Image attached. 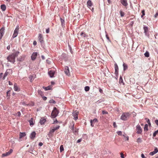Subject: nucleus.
Wrapping results in <instances>:
<instances>
[{
	"mask_svg": "<svg viewBox=\"0 0 158 158\" xmlns=\"http://www.w3.org/2000/svg\"><path fill=\"white\" fill-rule=\"evenodd\" d=\"M19 26H17L16 27L14 31L13 35L12 36V38H14L17 36L19 32Z\"/></svg>",
	"mask_w": 158,
	"mask_h": 158,
	"instance_id": "nucleus-3",
	"label": "nucleus"
},
{
	"mask_svg": "<svg viewBox=\"0 0 158 158\" xmlns=\"http://www.w3.org/2000/svg\"><path fill=\"white\" fill-rule=\"evenodd\" d=\"M90 88L89 86H86L85 87V91L87 92L89 90Z\"/></svg>",
	"mask_w": 158,
	"mask_h": 158,
	"instance_id": "nucleus-31",
	"label": "nucleus"
},
{
	"mask_svg": "<svg viewBox=\"0 0 158 158\" xmlns=\"http://www.w3.org/2000/svg\"><path fill=\"white\" fill-rule=\"evenodd\" d=\"M46 33H49V28H48L46 29Z\"/></svg>",
	"mask_w": 158,
	"mask_h": 158,
	"instance_id": "nucleus-49",
	"label": "nucleus"
},
{
	"mask_svg": "<svg viewBox=\"0 0 158 158\" xmlns=\"http://www.w3.org/2000/svg\"><path fill=\"white\" fill-rule=\"evenodd\" d=\"M49 102L50 103L53 104H55L56 103V102L53 99L50 100L49 101Z\"/></svg>",
	"mask_w": 158,
	"mask_h": 158,
	"instance_id": "nucleus-33",
	"label": "nucleus"
},
{
	"mask_svg": "<svg viewBox=\"0 0 158 158\" xmlns=\"http://www.w3.org/2000/svg\"><path fill=\"white\" fill-rule=\"evenodd\" d=\"M98 122L97 119H93V120L91 119L90 120L91 125L92 127H93L94 126V124Z\"/></svg>",
	"mask_w": 158,
	"mask_h": 158,
	"instance_id": "nucleus-13",
	"label": "nucleus"
},
{
	"mask_svg": "<svg viewBox=\"0 0 158 158\" xmlns=\"http://www.w3.org/2000/svg\"><path fill=\"white\" fill-rule=\"evenodd\" d=\"M144 55L146 57H148L149 56V53L148 52H146L145 53H144Z\"/></svg>",
	"mask_w": 158,
	"mask_h": 158,
	"instance_id": "nucleus-36",
	"label": "nucleus"
},
{
	"mask_svg": "<svg viewBox=\"0 0 158 158\" xmlns=\"http://www.w3.org/2000/svg\"><path fill=\"white\" fill-rule=\"evenodd\" d=\"M102 113L103 114H108V112L105 110H103L102 111Z\"/></svg>",
	"mask_w": 158,
	"mask_h": 158,
	"instance_id": "nucleus-47",
	"label": "nucleus"
},
{
	"mask_svg": "<svg viewBox=\"0 0 158 158\" xmlns=\"http://www.w3.org/2000/svg\"><path fill=\"white\" fill-rule=\"evenodd\" d=\"M142 140L140 138H138L137 140V142L138 143H141Z\"/></svg>",
	"mask_w": 158,
	"mask_h": 158,
	"instance_id": "nucleus-37",
	"label": "nucleus"
},
{
	"mask_svg": "<svg viewBox=\"0 0 158 158\" xmlns=\"http://www.w3.org/2000/svg\"><path fill=\"white\" fill-rule=\"evenodd\" d=\"M52 87L51 85H49L47 87H43V88L46 90H48L51 89Z\"/></svg>",
	"mask_w": 158,
	"mask_h": 158,
	"instance_id": "nucleus-21",
	"label": "nucleus"
},
{
	"mask_svg": "<svg viewBox=\"0 0 158 158\" xmlns=\"http://www.w3.org/2000/svg\"><path fill=\"white\" fill-rule=\"evenodd\" d=\"M148 125L147 124H146L145 125L144 127V130L147 131L148 130Z\"/></svg>",
	"mask_w": 158,
	"mask_h": 158,
	"instance_id": "nucleus-35",
	"label": "nucleus"
},
{
	"mask_svg": "<svg viewBox=\"0 0 158 158\" xmlns=\"http://www.w3.org/2000/svg\"><path fill=\"white\" fill-rule=\"evenodd\" d=\"M33 44H34V45H36L37 44V42H36V41H34L33 42Z\"/></svg>",
	"mask_w": 158,
	"mask_h": 158,
	"instance_id": "nucleus-56",
	"label": "nucleus"
},
{
	"mask_svg": "<svg viewBox=\"0 0 158 158\" xmlns=\"http://www.w3.org/2000/svg\"><path fill=\"white\" fill-rule=\"evenodd\" d=\"M60 127L59 126H57L56 127H54L53 128H51L50 129L49 133H53L56 130L58 129Z\"/></svg>",
	"mask_w": 158,
	"mask_h": 158,
	"instance_id": "nucleus-9",
	"label": "nucleus"
},
{
	"mask_svg": "<svg viewBox=\"0 0 158 158\" xmlns=\"http://www.w3.org/2000/svg\"><path fill=\"white\" fill-rule=\"evenodd\" d=\"M15 57H14V55L12 54L11 55H9L7 58V59L8 60L11 62L14 63L15 62Z\"/></svg>",
	"mask_w": 158,
	"mask_h": 158,
	"instance_id": "nucleus-2",
	"label": "nucleus"
},
{
	"mask_svg": "<svg viewBox=\"0 0 158 158\" xmlns=\"http://www.w3.org/2000/svg\"><path fill=\"white\" fill-rule=\"evenodd\" d=\"M121 157L122 158H124V155L122 153H121Z\"/></svg>",
	"mask_w": 158,
	"mask_h": 158,
	"instance_id": "nucleus-51",
	"label": "nucleus"
},
{
	"mask_svg": "<svg viewBox=\"0 0 158 158\" xmlns=\"http://www.w3.org/2000/svg\"><path fill=\"white\" fill-rule=\"evenodd\" d=\"M147 122H148V124H149V126L151 125V123H150L149 122V119H148V121H147Z\"/></svg>",
	"mask_w": 158,
	"mask_h": 158,
	"instance_id": "nucleus-59",
	"label": "nucleus"
},
{
	"mask_svg": "<svg viewBox=\"0 0 158 158\" xmlns=\"http://www.w3.org/2000/svg\"><path fill=\"white\" fill-rule=\"evenodd\" d=\"M43 100H46L47 99V97H45V96H44V97H43Z\"/></svg>",
	"mask_w": 158,
	"mask_h": 158,
	"instance_id": "nucleus-58",
	"label": "nucleus"
},
{
	"mask_svg": "<svg viewBox=\"0 0 158 158\" xmlns=\"http://www.w3.org/2000/svg\"><path fill=\"white\" fill-rule=\"evenodd\" d=\"M33 119H31L29 121L30 123V125L31 126H32L34 124Z\"/></svg>",
	"mask_w": 158,
	"mask_h": 158,
	"instance_id": "nucleus-26",
	"label": "nucleus"
},
{
	"mask_svg": "<svg viewBox=\"0 0 158 158\" xmlns=\"http://www.w3.org/2000/svg\"><path fill=\"white\" fill-rule=\"evenodd\" d=\"M99 92H100L101 93V94H102L103 93V90H102L101 89V88H100L99 89Z\"/></svg>",
	"mask_w": 158,
	"mask_h": 158,
	"instance_id": "nucleus-53",
	"label": "nucleus"
},
{
	"mask_svg": "<svg viewBox=\"0 0 158 158\" xmlns=\"http://www.w3.org/2000/svg\"><path fill=\"white\" fill-rule=\"evenodd\" d=\"M57 122H58V121L57 120V119H56V120L54 121L53 123H57Z\"/></svg>",
	"mask_w": 158,
	"mask_h": 158,
	"instance_id": "nucleus-64",
	"label": "nucleus"
},
{
	"mask_svg": "<svg viewBox=\"0 0 158 158\" xmlns=\"http://www.w3.org/2000/svg\"><path fill=\"white\" fill-rule=\"evenodd\" d=\"M130 114L129 113H124L122 114L121 118H130Z\"/></svg>",
	"mask_w": 158,
	"mask_h": 158,
	"instance_id": "nucleus-4",
	"label": "nucleus"
},
{
	"mask_svg": "<svg viewBox=\"0 0 158 158\" xmlns=\"http://www.w3.org/2000/svg\"><path fill=\"white\" fill-rule=\"evenodd\" d=\"M142 15L141 16V17L143 18L145 15V11L144 10H143L142 11Z\"/></svg>",
	"mask_w": 158,
	"mask_h": 158,
	"instance_id": "nucleus-38",
	"label": "nucleus"
},
{
	"mask_svg": "<svg viewBox=\"0 0 158 158\" xmlns=\"http://www.w3.org/2000/svg\"><path fill=\"white\" fill-rule=\"evenodd\" d=\"M137 133L140 134L142 132V130L141 127L139 125L136 126Z\"/></svg>",
	"mask_w": 158,
	"mask_h": 158,
	"instance_id": "nucleus-6",
	"label": "nucleus"
},
{
	"mask_svg": "<svg viewBox=\"0 0 158 158\" xmlns=\"http://www.w3.org/2000/svg\"><path fill=\"white\" fill-rule=\"evenodd\" d=\"M155 123H156V124L158 126V120L157 119L155 120Z\"/></svg>",
	"mask_w": 158,
	"mask_h": 158,
	"instance_id": "nucleus-57",
	"label": "nucleus"
},
{
	"mask_svg": "<svg viewBox=\"0 0 158 158\" xmlns=\"http://www.w3.org/2000/svg\"><path fill=\"white\" fill-rule=\"evenodd\" d=\"M13 152V150L10 149L8 152H6L5 153L2 154V157H5L8 156L10 155Z\"/></svg>",
	"mask_w": 158,
	"mask_h": 158,
	"instance_id": "nucleus-5",
	"label": "nucleus"
},
{
	"mask_svg": "<svg viewBox=\"0 0 158 158\" xmlns=\"http://www.w3.org/2000/svg\"><path fill=\"white\" fill-rule=\"evenodd\" d=\"M123 136L126 138V139L127 140H129V137L128 136H126L125 135H123Z\"/></svg>",
	"mask_w": 158,
	"mask_h": 158,
	"instance_id": "nucleus-45",
	"label": "nucleus"
},
{
	"mask_svg": "<svg viewBox=\"0 0 158 158\" xmlns=\"http://www.w3.org/2000/svg\"><path fill=\"white\" fill-rule=\"evenodd\" d=\"M41 58L43 60H44L45 59V57L44 56L42 55L41 56Z\"/></svg>",
	"mask_w": 158,
	"mask_h": 158,
	"instance_id": "nucleus-63",
	"label": "nucleus"
},
{
	"mask_svg": "<svg viewBox=\"0 0 158 158\" xmlns=\"http://www.w3.org/2000/svg\"><path fill=\"white\" fill-rule=\"evenodd\" d=\"M29 78L30 79L31 82H32V80H33V77L31 75L29 76Z\"/></svg>",
	"mask_w": 158,
	"mask_h": 158,
	"instance_id": "nucleus-42",
	"label": "nucleus"
},
{
	"mask_svg": "<svg viewBox=\"0 0 158 158\" xmlns=\"http://www.w3.org/2000/svg\"><path fill=\"white\" fill-rule=\"evenodd\" d=\"M19 53V52L17 51L15 53H13V54H12L14 55V57L15 58L16 57L18 56Z\"/></svg>",
	"mask_w": 158,
	"mask_h": 158,
	"instance_id": "nucleus-28",
	"label": "nucleus"
},
{
	"mask_svg": "<svg viewBox=\"0 0 158 158\" xmlns=\"http://www.w3.org/2000/svg\"><path fill=\"white\" fill-rule=\"evenodd\" d=\"M46 122V119H40L39 123L41 125H44Z\"/></svg>",
	"mask_w": 158,
	"mask_h": 158,
	"instance_id": "nucleus-18",
	"label": "nucleus"
},
{
	"mask_svg": "<svg viewBox=\"0 0 158 158\" xmlns=\"http://www.w3.org/2000/svg\"><path fill=\"white\" fill-rule=\"evenodd\" d=\"M74 124H73V125L72 126V128L73 129V131L74 133L75 134H76L77 133V132H78V130L77 129H75L74 131Z\"/></svg>",
	"mask_w": 158,
	"mask_h": 158,
	"instance_id": "nucleus-23",
	"label": "nucleus"
},
{
	"mask_svg": "<svg viewBox=\"0 0 158 158\" xmlns=\"http://www.w3.org/2000/svg\"><path fill=\"white\" fill-rule=\"evenodd\" d=\"M38 93L39 94H41L42 93V91L40 90H38Z\"/></svg>",
	"mask_w": 158,
	"mask_h": 158,
	"instance_id": "nucleus-62",
	"label": "nucleus"
},
{
	"mask_svg": "<svg viewBox=\"0 0 158 158\" xmlns=\"http://www.w3.org/2000/svg\"><path fill=\"white\" fill-rule=\"evenodd\" d=\"M143 29L144 30V33L145 34H146L147 32L148 31V28L147 27H144Z\"/></svg>",
	"mask_w": 158,
	"mask_h": 158,
	"instance_id": "nucleus-27",
	"label": "nucleus"
},
{
	"mask_svg": "<svg viewBox=\"0 0 158 158\" xmlns=\"http://www.w3.org/2000/svg\"><path fill=\"white\" fill-rule=\"evenodd\" d=\"M82 139H78L77 141V143H78L81 142Z\"/></svg>",
	"mask_w": 158,
	"mask_h": 158,
	"instance_id": "nucleus-50",
	"label": "nucleus"
},
{
	"mask_svg": "<svg viewBox=\"0 0 158 158\" xmlns=\"http://www.w3.org/2000/svg\"><path fill=\"white\" fill-rule=\"evenodd\" d=\"M153 151L154 152L156 153L158 151L157 148H155L154 151Z\"/></svg>",
	"mask_w": 158,
	"mask_h": 158,
	"instance_id": "nucleus-48",
	"label": "nucleus"
},
{
	"mask_svg": "<svg viewBox=\"0 0 158 158\" xmlns=\"http://www.w3.org/2000/svg\"><path fill=\"white\" fill-rule=\"evenodd\" d=\"M8 74V73L7 72V71H6L3 76V77L2 78V80H4L5 79V77L7 76Z\"/></svg>",
	"mask_w": 158,
	"mask_h": 158,
	"instance_id": "nucleus-29",
	"label": "nucleus"
},
{
	"mask_svg": "<svg viewBox=\"0 0 158 158\" xmlns=\"http://www.w3.org/2000/svg\"><path fill=\"white\" fill-rule=\"evenodd\" d=\"M113 126H114V127H117V126L116 125V123H115V122H114L113 123Z\"/></svg>",
	"mask_w": 158,
	"mask_h": 158,
	"instance_id": "nucleus-54",
	"label": "nucleus"
},
{
	"mask_svg": "<svg viewBox=\"0 0 158 158\" xmlns=\"http://www.w3.org/2000/svg\"><path fill=\"white\" fill-rule=\"evenodd\" d=\"M120 15L121 17H123L124 16V13L122 11H120Z\"/></svg>",
	"mask_w": 158,
	"mask_h": 158,
	"instance_id": "nucleus-40",
	"label": "nucleus"
},
{
	"mask_svg": "<svg viewBox=\"0 0 158 158\" xmlns=\"http://www.w3.org/2000/svg\"><path fill=\"white\" fill-rule=\"evenodd\" d=\"M123 70L125 71L127 69L128 67L127 64H126L123 63Z\"/></svg>",
	"mask_w": 158,
	"mask_h": 158,
	"instance_id": "nucleus-24",
	"label": "nucleus"
},
{
	"mask_svg": "<svg viewBox=\"0 0 158 158\" xmlns=\"http://www.w3.org/2000/svg\"><path fill=\"white\" fill-rule=\"evenodd\" d=\"M43 143L41 142L39 144V145L40 146H42L43 145Z\"/></svg>",
	"mask_w": 158,
	"mask_h": 158,
	"instance_id": "nucleus-60",
	"label": "nucleus"
},
{
	"mask_svg": "<svg viewBox=\"0 0 158 158\" xmlns=\"http://www.w3.org/2000/svg\"><path fill=\"white\" fill-rule=\"evenodd\" d=\"M20 115H21V113L19 111L17 113V115L19 116H20Z\"/></svg>",
	"mask_w": 158,
	"mask_h": 158,
	"instance_id": "nucleus-55",
	"label": "nucleus"
},
{
	"mask_svg": "<svg viewBox=\"0 0 158 158\" xmlns=\"http://www.w3.org/2000/svg\"><path fill=\"white\" fill-rule=\"evenodd\" d=\"M79 112H75L73 113V116L74 117V118H78V115Z\"/></svg>",
	"mask_w": 158,
	"mask_h": 158,
	"instance_id": "nucleus-15",
	"label": "nucleus"
},
{
	"mask_svg": "<svg viewBox=\"0 0 158 158\" xmlns=\"http://www.w3.org/2000/svg\"><path fill=\"white\" fill-rule=\"evenodd\" d=\"M59 111L56 107H54L51 114V115L52 118H56L58 115Z\"/></svg>",
	"mask_w": 158,
	"mask_h": 158,
	"instance_id": "nucleus-1",
	"label": "nucleus"
},
{
	"mask_svg": "<svg viewBox=\"0 0 158 158\" xmlns=\"http://www.w3.org/2000/svg\"><path fill=\"white\" fill-rule=\"evenodd\" d=\"M37 55V52H35L33 53L32 54V55L31 56V59L33 60H35V59H36Z\"/></svg>",
	"mask_w": 158,
	"mask_h": 158,
	"instance_id": "nucleus-11",
	"label": "nucleus"
},
{
	"mask_svg": "<svg viewBox=\"0 0 158 158\" xmlns=\"http://www.w3.org/2000/svg\"><path fill=\"white\" fill-rule=\"evenodd\" d=\"M119 82L120 83H123V79L121 77H120Z\"/></svg>",
	"mask_w": 158,
	"mask_h": 158,
	"instance_id": "nucleus-41",
	"label": "nucleus"
},
{
	"mask_svg": "<svg viewBox=\"0 0 158 158\" xmlns=\"http://www.w3.org/2000/svg\"><path fill=\"white\" fill-rule=\"evenodd\" d=\"M64 72L68 76H69L70 75L69 68L67 66L65 67Z\"/></svg>",
	"mask_w": 158,
	"mask_h": 158,
	"instance_id": "nucleus-8",
	"label": "nucleus"
},
{
	"mask_svg": "<svg viewBox=\"0 0 158 158\" xmlns=\"http://www.w3.org/2000/svg\"><path fill=\"white\" fill-rule=\"evenodd\" d=\"M80 35L84 38L85 37H87V35L85 34L83 32H81L80 33Z\"/></svg>",
	"mask_w": 158,
	"mask_h": 158,
	"instance_id": "nucleus-25",
	"label": "nucleus"
},
{
	"mask_svg": "<svg viewBox=\"0 0 158 158\" xmlns=\"http://www.w3.org/2000/svg\"><path fill=\"white\" fill-rule=\"evenodd\" d=\"M1 8L3 11H5L6 9V6L4 4L2 5L1 6Z\"/></svg>",
	"mask_w": 158,
	"mask_h": 158,
	"instance_id": "nucleus-22",
	"label": "nucleus"
},
{
	"mask_svg": "<svg viewBox=\"0 0 158 158\" xmlns=\"http://www.w3.org/2000/svg\"><path fill=\"white\" fill-rule=\"evenodd\" d=\"M156 154V153L154 151H153L152 152H150V155H151V156H153V155L154 154Z\"/></svg>",
	"mask_w": 158,
	"mask_h": 158,
	"instance_id": "nucleus-44",
	"label": "nucleus"
},
{
	"mask_svg": "<svg viewBox=\"0 0 158 158\" xmlns=\"http://www.w3.org/2000/svg\"><path fill=\"white\" fill-rule=\"evenodd\" d=\"M61 22V25L62 27L63 26V24L64 23V20L61 18H60Z\"/></svg>",
	"mask_w": 158,
	"mask_h": 158,
	"instance_id": "nucleus-39",
	"label": "nucleus"
},
{
	"mask_svg": "<svg viewBox=\"0 0 158 158\" xmlns=\"http://www.w3.org/2000/svg\"><path fill=\"white\" fill-rule=\"evenodd\" d=\"M4 30L5 28L4 27H2L0 30V39H1L2 37L3 36Z\"/></svg>",
	"mask_w": 158,
	"mask_h": 158,
	"instance_id": "nucleus-10",
	"label": "nucleus"
},
{
	"mask_svg": "<svg viewBox=\"0 0 158 158\" xmlns=\"http://www.w3.org/2000/svg\"><path fill=\"white\" fill-rule=\"evenodd\" d=\"M158 134V130L155 131L153 134V137L156 136V135Z\"/></svg>",
	"mask_w": 158,
	"mask_h": 158,
	"instance_id": "nucleus-34",
	"label": "nucleus"
},
{
	"mask_svg": "<svg viewBox=\"0 0 158 158\" xmlns=\"http://www.w3.org/2000/svg\"><path fill=\"white\" fill-rule=\"evenodd\" d=\"M141 156L142 158H146L144 155L143 154H142L141 155Z\"/></svg>",
	"mask_w": 158,
	"mask_h": 158,
	"instance_id": "nucleus-52",
	"label": "nucleus"
},
{
	"mask_svg": "<svg viewBox=\"0 0 158 158\" xmlns=\"http://www.w3.org/2000/svg\"><path fill=\"white\" fill-rule=\"evenodd\" d=\"M55 72L54 71L50 70L48 72V74L51 77H52L54 76L55 74Z\"/></svg>",
	"mask_w": 158,
	"mask_h": 158,
	"instance_id": "nucleus-12",
	"label": "nucleus"
},
{
	"mask_svg": "<svg viewBox=\"0 0 158 158\" xmlns=\"http://www.w3.org/2000/svg\"><path fill=\"white\" fill-rule=\"evenodd\" d=\"M14 89L15 91H17L18 90V87L17 86V85L16 84H15L14 85Z\"/></svg>",
	"mask_w": 158,
	"mask_h": 158,
	"instance_id": "nucleus-30",
	"label": "nucleus"
},
{
	"mask_svg": "<svg viewBox=\"0 0 158 158\" xmlns=\"http://www.w3.org/2000/svg\"><path fill=\"white\" fill-rule=\"evenodd\" d=\"M121 3L124 6H127L128 5L127 0H121Z\"/></svg>",
	"mask_w": 158,
	"mask_h": 158,
	"instance_id": "nucleus-14",
	"label": "nucleus"
},
{
	"mask_svg": "<svg viewBox=\"0 0 158 158\" xmlns=\"http://www.w3.org/2000/svg\"><path fill=\"white\" fill-rule=\"evenodd\" d=\"M36 135V133L34 131L32 132L30 135V138L31 139H33L35 137Z\"/></svg>",
	"mask_w": 158,
	"mask_h": 158,
	"instance_id": "nucleus-16",
	"label": "nucleus"
},
{
	"mask_svg": "<svg viewBox=\"0 0 158 158\" xmlns=\"http://www.w3.org/2000/svg\"><path fill=\"white\" fill-rule=\"evenodd\" d=\"M117 133L118 135H122V132L121 131H118L117 132Z\"/></svg>",
	"mask_w": 158,
	"mask_h": 158,
	"instance_id": "nucleus-46",
	"label": "nucleus"
},
{
	"mask_svg": "<svg viewBox=\"0 0 158 158\" xmlns=\"http://www.w3.org/2000/svg\"><path fill=\"white\" fill-rule=\"evenodd\" d=\"M106 38L109 40L110 41V39H109V37L107 35H106Z\"/></svg>",
	"mask_w": 158,
	"mask_h": 158,
	"instance_id": "nucleus-61",
	"label": "nucleus"
},
{
	"mask_svg": "<svg viewBox=\"0 0 158 158\" xmlns=\"http://www.w3.org/2000/svg\"><path fill=\"white\" fill-rule=\"evenodd\" d=\"M26 135V134L24 132L21 133L20 132L19 134V138L20 139L25 136Z\"/></svg>",
	"mask_w": 158,
	"mask_h": 158,
	"instance_id": "nucleus-20",
	"label": "nucleus"
},
{
	"mask_svg": "<svg viewBox=\"0 0 158 158\" xmlns=\"http://www.w3.org/2000/svg\"><path fill=\"white\" fill-rule=\"evenodd\" d=\"M3 73H1L0 74V79H2V78L3 77Z\"/></svg>",
	"mask_w": 158,
	"mask_h": 158,
	"instance_id": "nucleus-43",
	"label": "nucleus"
},
{
	"mask_svg": "<svg viewBox=\"0 0 158 158\" xmlns=\"http://www.w3.org/2000/svg\"><path fill=\"white\" fill-rule=\"evenodd\" d=\"M92 5V3L91 2V1L89 0L87 2V6L88 7H89L90 6Z\"/></svg>",
	"mask_w": 158,
	"mask_h": 158,
	"instance_id": "nucleus-19",
	"label": "nucleus"
},
{
	"mask_svg": "<svg viewBox=\"0 0 158 158\" xmlns=\"http://www.w3.org/2000/svg\"><path fill=\"white\" fill-rule=\"evenodd\" d=\"M64 150V148L63 145H61L60 147V152H62Z\"/></svg>",
	"mask_w": 158,
	"mask_h": 158,
	"instance_id": "nucleus-32",
	"label": "nucleus"
},
{
	"mask_svg": "<svg viewBox=\"0 0 158 158\" xmlns=\"http://www.w3.org/2000/svg\"><path fill=\"white\" fill-rule=\"evenodd\" d=\"M114 67L115 69V74H117L118 73V68L117 64H115Z\"/></svg>",
	"mask_w": 158,
	"mask_h": 158,
	"instance_id": "nucleus-17",
	"label": "nucleus"
},
{
	"mask_svg": "<svg viewBox=\"0 0 158 158\" xmlns=\"http://www.w3.org/2000/svg\"><path fill=\"white\" fill-rule=\"evenodd\" d=\"M43 39L42 35L41 34H39L38 36V40L41 44H43L44 42Z\"/></svg>",
	"mask_w": 158,
	"mask_h": 158,
	"instance_id": "nucleus-7",
	"label": "nucleus"
}]
</instances>
